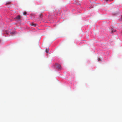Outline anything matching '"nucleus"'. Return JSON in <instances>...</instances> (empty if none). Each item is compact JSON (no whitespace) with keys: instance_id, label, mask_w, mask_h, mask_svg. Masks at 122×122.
<instances>
[{"instance_id":"obj_1","label":"nucleus","mask_w":122,"mask_h":122,"mask_svg":"<svg viewBox=\"0 0 122 122\" xmlns=\"http://www.w3.org/2000/svg\"><path fill=\"white\" fill-rule=\"evenodd\" d=\"M56 66L57 69L58 70H60L61 69V65L58 64H56Z\"/></svg>"},{"instance_id":"obj_2","label":"nucleus","mask_w":122,"mask_h":122,"mask_svg":"<svg viewBox=\"0 0 122 122\" xmlns=\"http://www.w3.org/2000/svg\"><path fill=\"white\" fill-rule=\"evenodd\" d=\"M30 25L31 26H33L35 27L37 25L35 23H31Z\"/></svg>"},{"instance_id":"obj_3","label":"nucleus","mask_w":122,"mask_h":122,"mask_svg":"<svg viewBox=\"0 0 122 122\" xmlns=\"http://www.w3.org/2000/svg\"><path fill=\"white\" fill-rule=\"evenodd\" d=\"M116 31V30L115 29H114L112 28L111 29V33H112L113 32H115Z\"/></svg>"},{"instance_id":"obj_4","label":"nucleus","mask_w":122,"mask_h":122,"mask_svg":"<svg viewBox=\"0 0 122 122\" xmlns=\"http://www.w3.org/2000/svg\"><path fill=\"white\" fill-rule=\"evenodd\" d=\"M46 52L47 53H48L49 52V49L48 48H47L45 50Z\"/></svg>"},{"instance_id":"obj_5","label":"nucleus","mask_w":122,"mask_h":122,"mask_svg":"<svg viewBox=\"0 0 122 122\" xmlns=\"http://www.w3.org/2000/svg\"><path fill=\"white\" fill-rule=\"evenodd\" d=\"M21 17L19 16V15L18 16H17L16 17V18L18 19V20H19L20 19V18H21Z\"/></svg>"},{"instance_id":"obj_6","label":"nucleus","mask_w":122,"mask_h":122,"mask_svg":"<svg viewBox=\"0 0 122 122\" xmlns=\"http://www.w3.org/2000/svg\"><path fill=\"white\" fill-rule=\"evenodd\" d=\"M98 60L99 61H101V59L100 58H98Z\"/></svg>"},{"instance_id":"obj_7","label":"nucleus","mask_w":122,"mask_h":122,"mask_svg":"<svg viewBox=\"0 0 122 122\" xmlns=\"http://www.w3.org/2000/svg\"><path fill=\"white\" fill-rule=\"evenodd\" d=\"M26 14V12H24V13H23V15H25Z\"/></svg>"},{"instance_id":"obj_8","label":"nucleus","mask_w":122,"mask_h":122,"mask_svg":"<svg viewBox=\"0 0 122 122\" xmlns=\"http://www.w3.org/2000/svg\"><path fill=\"white\" fill-rule=\"evenodd\" d=\"M106 1H108V0H106Z\"/></svg>"},{"instance_id":"obj_9","label":"nucleus","mask_w":122,"mask_h":122,"mask_svg":"<svg viewBox=\"0 0 122 122\" xmlns=\"http://www.w3.org/2000/svg\"><path fill=\"white\" fill-rule=\"evenodd\" d=\"M112 1H113V0H111Z\"/></svg>"}]
</instances>
